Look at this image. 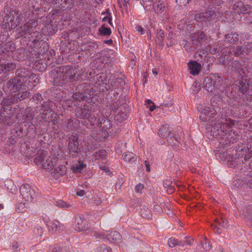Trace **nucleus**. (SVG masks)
Listing matches in <instances>:
<instances>
[{"mask_svg":"<svg viewBox=\"0 0 252 252\" xmlns=\"http://www.w3.org/2000/svg\"><path fill=\"white\" fill-rule=\"evenodd\" d=\"M190 73L193 75L198 74L201 68V64L196 61H190L188 63Z\"/></svg>","mask_w":252,"mask_h":252,"instance_id":"obj_20","label":"nucleus"},{"mask_svg":"<svg viewBox=\"0 0 252 252\" xmlns=\"http://www.w3.org/2000/svg\"><path fill=\"white\" fill-rule=\"evenodd\" d=\"M241 67V63L238 61H234L231 63V70L238 69Z\"/></svg>","mask_w":252,"mask_h":252,"instance_id":"obj_51","label":"nucleus"},{"mask_svg":"<svg viewBox=\"0 0 252 252\" xmlns=\"http://www.w3.org/2000/svg\"><path fill=\"white\" fill-rule=\"evenodd\" d=\"M15 49V45L12 41H10L0 43V55L12 52Z\"/></svg>","mask_w":252,"mask_h":252,"instance_id":"obj_15","label":"nucleus"},{"mask_svg":"<svg viewBox=\"0 0 252 252\" xmlns=\"http://www.w3.org/2000/svg\"><path fill=\"white\" fill-rule=\"evenodd\" d=\"M108 239L113 240L114 242H117L121 240L120 235L118 232L113 231L110 233Z\"/></svg>","mask_w":252,"mask_h":252,"instance_id":"obj_42","label":"nucleus"},{"mask_svg":"<svg viewBox=\"0 0 252 252\" xmlns=\"http://www.w3.org/2000/svg\"><path fill=\"white\" fill-rule=\"evenodd\" d=\"M232 52L235 56L240 57L244 54V49L242 46H237L233 48Z\"/></svg>","mask_w":252,"mask_h":252,"instance_id":"obj_40","label":"nucleus"},{"mask_svg":"<svg viewBox=\"0 0 252 252\" xmlns=\"http://www.w3.org/2000/svg\"><path fill=\"white\" fill-rule=\"evenodd\" d=\"M14 145L13 143L9 142V144H8V146L6 147V150L9 154H11L14 152Z\"/></svg>","mask_w":252,"mask_h":252,"instance_id":"obj_58","label":"nucleus"},{"mask_svg":"<svg viewBox=\"0 0 252 252\" xmlns=\"http://www.w3.org/2000/svg\"><path fill=\"white\" fill-rule=\"evenodd\" d=\"M91 89V86L89 84L85 83L78 85L76 90L77 91L81 92L85 94L90 92Z\"/></svg>","mask_w":252,"mask_h":252,"instance_id":"obj_29","label":"nucleus"},{"mask_svg":"<svg viewBox=\"0 0 252 252\" xmlns=\"http://www.w3.org/2000/svg\"><path fill=\"white\" fill-rule=\"evenodd\" d=\"M211 227L213 228V229H216V233H217V234H221V231L220 230V229L217 226H215L213 224H211Z\"/></svg>","mask_w":252,"mask_h":252,"instance_id":"obj_64","label":"nucleus"},{"mask_svg":"<svg viewBox=\"0 0 252 252\" xmlns=\"http://www.w3.org/2000/svg\"><path fill=\"white\" fill-rule=\"evenodd\" d=\"M49 29L50 30V32L52 34L55 33L57 31V26L53 25H50V27L49 28Z\"/></svg>","mask_w":252,"mask_h":252,"instance_id":"obj_62","label":"nucleus"},{"mask_svg":"<svg viewBox=\"0 0 252 252\" xmlns=\"http://www.w3.org/2000/svg\"><path fill=\"white\" fill-rule=\"evenodd\" d=\"M13 117V116L11 113L10 112L8 114L7 112L4 111L0 113V121L2 122H7V124L9 125L12 123V122H9V121L12 120V117Z\"/></svg>","mask_w":252,"mask_h":252,"instance_id":"obj_28","label":"nucleus"},{"mask_svg":"<svg viewBox=\"0 0 252 252\" xmlns=\"http://www.w3.org/2000/svg\"><path fill=\"white\" fill-rule=\"evenodd\" d=\"M206 242L203 244V248L205 251H209L211 249V245L209 244L208 242H207V239L205 237Z\"/></svg>","mask_w":252,"mask_h":252,"instance_id":"obj_60","label":"nucleus"},{"mask_svg":"<svg viewBox=\"0 0 252 252\" xmlns=\"http://www.w3.org/2000/svg\"><path fill=\"white\" fill-rule=\"evenodd\" d=\"M251 6L249 5H244V3L242 1L237 2L233 6V9L237 13L240 14H247L251 13Z\"/></svg>","mask_w":252,"mask_h":252,"instance_id":"obj_13","label":"nucleus"},{"mask_svg":"<svg viewBox=\"0 0 252 252\" xmlns=\"http://www.w3.org/2000/svg\"><path fill=\"white\" fill-rule=\"evenodd\" d=\"M20 189L23 198L27 201H31L35 196L34 191L28 184L22 185Z\"/></svg>","mask_w":252,"mask_h":252,"instance_id":"obj_12","label":"nucleus"},{"mask_svg":"<svg viewBox=\"0 0 252 252\" xmlns=\"http://www.w3.org/2000/svg\"><path fill=\"white\" fill-rule=\"evenodd\" d=\"M106 155V152L104 150H100L96 151L94 154V156L96 159H99L100 158H104Z\"/></svg>","mask_w":252,"mask_h":252,"instance_id":"obj_46","label":"nucleus"},{"mask_svg":"<svg viewBox=\"0 0 252 252\" xmlns=\"http://www.w3.org/2000/svg\"><path fill=\"white\" fill-rule=\"evenodd\" d=\"M30 94V93L29 91H22L21 92L4 98L2 101V103L3 105L6 106L14 104L28 97Z\"/></svg>","mask_w":252,"mask_h":252,"instance_id":"obj_6","label":"nucleus"},{"mask_svg":"<svg viewBox=\"0 0 252 252\" xmlns=\"http://www.w3.org/2000/svg\"><path fill=\"white\" fill-rule=\"evenodd\" d=\"M144 189V185L143 184H139L135 187V190L137 192H141L142 190Z\"/></svg>","mask_w":252,"mask_h":252,"instance_id":"obj_61","label":"nucleus"},{"mask_svg":"<svg viewBox=\"0 0 252 252\" xmlns=\"http://www.w3.org/2000/svg\"><path fill=\"white\" fill-rule=\"evenodd\" d=\"M54 4L58 8L65 10L67 8H72L74 2L73 0H55Z\"/></svg>","mask_w":252,"mask_h":252,"instance_id":"obj_18","label":"nucleus"},{"mask_svg":"<svg viewBox=\"0 0 252 252\" xmlns=\"http://www.w3.org/2000/svg\"><path fill=\"white\" fill-rule=\"evenodd\" d=\"M55 108L54 102L51 100H48L43 102L41 106L42 116L47 115L54 111Z\"/></svg>","mask_w":252,"mask_h":252,"instance_id":"obj_14","label":"nucleus"},{"mask_svg":"<svg viewBox=\"0 0 252 252\" xmlns=\"http://www.w3.org/2000/svg\"><path fill=\"white\" fill-rule=\"evenodd\" d=\"M247 150L248 149H246L244 146L239 145L235 150V155L233 157L229 153L231 150L227 149L226 151V147L224 146L221 150V153H220V158L221 160L226 161L228 165L234 166L236 164L235 159L243 158L247 153Z\"/></svg>","mask_w":252,"mask_h":252,"instance_id":"obj_3","label":"nucleus"},{"mask_svg":"<svg viewBox=\"0 0 252 252\" xmlns=\"http://www.w3.org/2000/svg\"><path fill=\"white\" fill-rule=\"evenodd\" d=\"M22 15L19 13L18 10H11L9 12V15L5 16L4 18L5 25L6 27L9 28H15L20 23L19 20Z\"/></svg>","mask_w":252,"mask_h":252,"instance_id":"obj_7","label":"nucleus"},{"mask_svg":"<svg viewBox=\"0 0 252 252\" xmlns=\"http://www.w3.org/2000/svg\"><path fill=\"white\" fill-rule=\"evenodd\" d=\"M66 167L64 165H60L55 167L52 172L54 178L57 179L60 176H63L66 173Z\"/></svg>","mask_w":252,"mask_h":252,"instance_id":"obj_21","label":"nucleus"},{"mask_svg":"<svg viewBox=\"0 0 252 252\" xmlns=\"http://www.w3.org/2000/svg\"><path fill=\"white\" fill-rule=\"evenodd\" d=\"M24 85L20 79L14 77L7 81L4 88L7 89L11 92L16 93L19 92Z\"/></svg>","mask_w":252,"mask_h":252,"instance_id":"obj_8","label":"nucleus"},{"mask_svg":"<svg viewBox=\"0 0 252 252\" xmlns=\"http://www.w3.org/2000/svg\"><path fill=\"white\" fill-rule=\"evenodd\" d=\"M111 84L114 87H122L125 85V82L123 78H118L116 80L112 81L111 83Z\"/></svg>","mask_w":252,"mask_h":252,"instance_id":"obj_43","label":"nucleus"},{"mask_svg":"<svg viewBox=\"0 0 252 252\" xmlns=\"http://www.w3.org/2000/svg\"><path fill=\"white\" fill-rule=\"evenodd\" d=\"M50 228L54 231H59L63 229V225L57 220H54L50 223Z\"/></svg>","mask_w":252,"mask_h":252,"instance_id":"obj_35","label":"nucleus"},{"mask_svg":"<svg viewBox=\"0 0 252 252\" xmlns=\"http://www.w3.org/2000/svg\"><path fill=\"white\" fill-rule=\"evenodd\" d=\"M140 213L141 217L146 219H149L152 217L151 211L146 206H143L141 208Z\"/></svg>","mask_w":252,"mask_h":252,"instance_id":"obj_34","label":"nucleus"},{"mask_svg":"<svg viewBox=\"0 0 252 252\" xmlns=\"http://www.w3.org/2000/svg\"><path fill=\"white\" fill-rule=\"evenodd\" d=\"M73 98L79 101L84 100L86 98V95L83 93L77 91L73 94Z\"/></svg>","mask_w":252,"mask_h":252,"instance_id":"obj_47","label":"nucleus"},{"mask_svg":"<svg viewBox=\"0 0 252 252\" xmlns=\"http://www.w3.org/2000/svg\"><path fill=\"white\" fill-rule=\"evenodd\" d=\"M86 167V165L83 162L79 161L77 163L74 164L71 167V170L74 173H80L84 167Z\"/></svg>","mask_w":252,"mask_h":252,"instance_id":"obj_32","label":"nucleus"},{"mask_svg":"<svg viewBox=\"0 0 252 252\" xmlns=\"http://www.w3.org/2000/svg\"><path fill=\"white\" fill-rule=\"evenodd\" d=\"M112 125L109 120L102 118V121L100 123V127L101 128L102 130L105 132L107 130L111 128Z\"/></svg>","mask_w":252,"mask_h":252,"instance_id":"obj_30","label":"nucleus"},{"mask_svg":"<svg viewBox=\"0 0 252 252\" xmlns=\"http://www.w3.org/2000/svg\"><path fill=\"white\" fill-rule=\"evenodd\" d=\"M73 103V99H66L63 101V105L64 107H71Z\"/></svg>","mask_w":252,"mask_h":252,"instance_id":"obj_55","label":"nucleus"},{"mask_svg":"<svg viewBox=\"0 0 252 252\" xmlns=\"http://www.w3.org/2000/svg\"><path fill=\"white\" fill-rule=\"evenodd\" d=\"M194 20L198 22H207L203 12L198 13L194 16Z\"/></svg>","mask_w":252,"mask_h":252,"instance_id":"obj_48","label":"nucleus"},{"mask_svg":"<svg viewBox=\"0 0 252 252\" xmlns=\"http://www.w3.org/2000/svg\"><path fill=\"white\" fill-rule=\"evenodd\" d=\"M216 81H214L210 77H206L203 82V88L208 92L212 93L215 90L216 86H218Z\"/></svg>","mask_w":252,"mask_h":252,"instance_id":"obj_16","label":"nucleus"},{"mask_svg":"<svg viewBox=\"0 0 252 252\" xmlns=\"http://www.w3.org/2000/svg\"><path fill=\"white\" fill-rule=\"evenodd\" d=\"M92 110L91 107L88 105L78 106L75 110L76 116L81 119H86L91 117L92 115Z\"/></svg>","mask_w":252,"mask_h":252,"instance_id":"obj_10","label":"nucleus"},{"mask_svg":"<svg viewBox=\"0 0 252 252\" xmlns=\"http://www.w3.org/2000/svg\"><path fill=\"white\" fill-rule=\"evenodd\" d=\"M155 10L158 13H161L166 9L165 5L160 2V1H155L154 3Z\"/></svg>","mask_w":252,"mask_h":252,"instance_id":"obj_36","label":"nucleus"},{"mask_svg":"<svg viewBox=\"0 0 252 252\" xmlns=\"http://www.w3.org/2000/svg\"><path fill=\"white\" fill-rule=\"evenodd\" d=\"M215 222L217 223L218 225L221 226L222 227L226 228L227 227L228 220L223 218H220V220L216 219Z\"/></svg>","mask_w":252,"mask_h":252,"instance_id":"obj_44","label":"nucleus"},{"mask_svg":"<svg viewBox=\"0 0 252 252\" xmlns=\"http://www.w3.org/2000/svg\"><path fill=\"white\" fill-rule=\"evenodd\" d=\"M15 77L20 79L23 84L27 81V79L31 78L30 70L25 68L17 69L15 72Z\"/></svg>","mask_w":252,"mask_h":252,"instance_id":"obj_17","label":"nucleus"},{"mask_svg":"<svg viewBox=\"0 0 252 252\" xmlns=\"http://www.w3.org/2000/svg\"><path fill=\"white\" fill-rule=\"evenodd\" d=\"M27 209V206H26L25 203H19L16 207V211L20 213H24L26 211Z\"/></svg>","mask_w":252,"mask_h":252,"instance_id":"obj_49","label":"nucleus"},{"mask_svg":"<svg viewBox=\"0 0 252 252\" xmlns=\"http://www.w3.org/2000/svg\"><path fill=\"white\" fill-rule=\"evenodd\" d=\"M16 64L13 63L5 62L0 64V73L1 72L5 73L12 71L16 68Z\"/></svg>","mask_w":252,"mask_h":252,"instance_id":"obj_22","label":"nucleus"},{"mask_svg":"<svg viewBox=\"0 0 252 252\" xmlns=\"http://www.w3.org/2000/svg\"><path fill=\"white\" fill-rule=\"evenodd\" d=\"M156 36L158 40L161 43H163L165 37V34L164 32L161 29H157L156 31Z\"/></svg>","mask_w":252,"mask_h":252,"instance_id":"obj_45","label":"nucleus"},{"mask_svg":"<svg viewBox=\"0 0 252 252\" xmlns=\"http://www.w3.org/2000/svg\"><path fill=\"white\" fill-rule=\"evenodd\" d=\"M35 236L37 237L45 238L48 234L47 230H43V227L40 226H37L34 228L33 230Z\"/></svg>","mask_w":252,"mask_h":252,"instance_id":"obj_27","label":"nucleus"},{"mask_svg":"<svg viewBox=\"0 0 252 252\" xmlns=\"http://www.w3.org/2000/svg\"><path fill=\"white\" fill-rule=\"evenodd\" d=\"M168 246L170 247H174L177 245H180L178 243V241L174 238H170L168 241Z\"/></svg>","mask_w":252,"mask_h":252,"instance_id":"obj_52","label":"nucleus"},{"mask_svg":"<svg viewBox=\"0 0 252 252\" xmlns=\"http://www.w3.org/2000/svg\"><path fill=\"white\" fill-rule=\"evenodd\" d=\"M99 32L101 35L103 36L110 35L111 34V29L106 28L105 24L101 26V28L99 29Z\"/></svg>","mask_w":252,"mask_h":252,"instance_id":"obj_38","label":"nucleus"},{"mask_svg":"<svg viewBox=\"0 0 252 252\" xmlns=\"http://www.w3.org/2000/svg\"><path fill=\"white\" fill-rule=\"evenodd\" d=\"M206 39L205 35L203 32H198L193 33L191 36L192 44L196 45L200 44L201 43L204 42Z\"/></svg>","mask_w":252,"mask_h":252,"instance_id":"obj_19","label":"nucleus"},{"mask_svg":"<svg viewBox=\"0 0 252 252\" xmlns=\"http://www.w3.org/2000/svg\"><path fill=\"white\" fill-rule=\"evenodd\" d=\"M229 124L221 121H219L218 123L216 122L214 124L210 132L212 136L218 139L225 138V140L228 141L230 146L231 143L237 142L239 136L237 135V133H235V131L229 130Z\"/></svg>","mask_w":252,"mask_h":252,"instance_id":"obj_2","label":"nucleus"},{"mask_svg":"<svg viewBox=\"0 0 252 252\" xmlns=\"http://www.w3.org/2000/svg\"><path fill=\"white\" fill-rule=\"evenodd\" d=\"M26 145L25 142L20 143L19 150L22 154H25L26 153Z\"/></svg>","mask_w":252,"mask_h":252,"instance_id":"obj_57","label":"nucleus"},{"mask_svg":"<svg viewBox=\"0 0 252 252\" xmlns=\"http://www.w3.org/2000/svg\"><path fill=\"white\" fill-rule=\"evenodd\" d=\"M68 148L70 155L73 158H76L79 155V142L78 138L71 136L69 138Z\"/></svg>","mask_w":252,"mask_h":252,"instance_id":"obj_11","label":"nucleus"},{"mask_svg":"<svg viewBox=\"0 0 252 252\" xmlns=\"http://www.w3.org/2000/svg\"><path fill=\"white\" fill-rule=\"evenodd\" d=\"M119 109L120 111L115 116V119L116 121L121 122L126 119L128 110L122 106H120Z\"/></svg>","mask_w":252,"mask_h":252,"instance_id":"obj_24","label":"nucleus"},{"mask_svg":"<svg viewBox=\"0 0 252 252\" xmlns=\"http://www.w3.org/2000/svg\"><path fill=\"white\" fill-rule=\"evenodd\" d=\"M45 3L44 0H28L24 4V11L25 16L32 18L35 12L39 11Z\"/></svg>","mask_w":252,"mask_h":252,"instance_id":"obj_4","label":"nucleus"},{"mask_svg":"<svg viewBox=\"0 0 252 252\" xmlns=\"http://www.w3.org/2000/svg\"><path fill=\"white\" fill-rule=\"evenodd\" d=\"M55 82L58 85L62 86L67 83L77 82L82 75L77 73L76 69L70 66L56 67L51 71Z\"/></svg>","mask_w":252,"mask_h":252,"instance_id":"obj_1","label":"nucleus"},{"mask_svg":"<svg viewBox=\"0 0 252 252\" xmlns=\"http://www.w3.org/2000/svg\"><path fill=\"white\" fill-rule=\"evenodd\" d=\"M42 165V167L45 168V169L51 170L53 167V164L52 161V158H47L44 162H43L41 164Z\"/></svg>","mask_w":252,"mask_h":252,"instance_id":"obj_37","label":"nucleus"},{"mask_svg":"<svg viewBox=\"0 0 252 252\" xmlns=\"http://www.w3.org/2000/svg\"><path fill=\"white\" fill-rule=\"evenodd\" d=\"M171 132L169 126L166 125L161 126L158 130V135L161 137H167Z\"/></svg>","mask_w":252,"mask_h":252,"instance_id":"obj_26","label":"nucleus"},{"mask_svg":"<svg viewBox=\"0 0 252 252\" xmlns=\"http://www.w3.org/2000/svg\"><path fill=\"white\" fill-rule=\"evenodd\" d=\"M124 159L128 162H133L136 159V156L131 152L125 153L124 154Z\"/></svg>","mask_w":252,"mask_h":252,"instance_id":"obj_33","label":"nucleus"},{"mask_svg":"<svg viewBox=\"0 0 252 252\" xmlns=\"http://www.w3.org/2000/svg\"><path fill=\"white\" fill-rule=\"evenodd\" d=\"M218 45H211L209 46V51L211 54H215L218 52L220 49L218 48Z\"/></svg>","mask_w":252,"mask_h":252,"instance_id":"obj_54","label":"nucleus"},{"mask_svg":"<svg viewBox=\"0 0 252 252\" xmlns=\"http://www.w3.org/2000/svg\"><path fill=\"white\" fill-rule=\"evenodd\" d=\"M225 38L227 40L228 42L231 43H235L239 40L238 34L236 32L228 33L225 35Z\"/></svg>","mask_w":252,"mask_h":252,"instance_id":"obj_31","label":"nucleus"},{"mask_svg":"<svg viewBox=\"0 0 252 252\" xmlns=\"http://www.w3.org/2000/svg\"><path fill=\"white\" fill-rule=\"evenodd\" d=\"M216 114L215 109L206 107L201 110L199 118L201 122L207 123V125L213 126L217 122L216 119H214Z\"/></svg>","mask_w":252,"mask_h":252,"instance_id":"obj_5","label":"nucleus"},{"mask_svg":"<svg viewBox=\"0 0 252 252\" xmlns=\"http://www.w3.org/2000/svg\"><path fill=\"white\" fill-rule=\"evenodd\" d=\"M239 85H236V87H238L239 90L242 93V94H245L248 89V87L246 85L245 83L241 82L239 83Z\"/></svg>","mask_w":252,"mask_h":252,"instance_id":"obj_50","label":"nucleus"},{"mask_svg":"<svg viewBox=\"0 0 252 252\" xmlns=\"http://www.w3.org/2000/svg\"><path fill=\"white\" fill-rule=\"evenodd\" d=\"M204 16H205V19L207 22L210 21L211 20L215 18L216 14L215 12L212 10L208 9L205 12H203Z\"/></svg>","mask_w":252,"mask_h":252,"instance_id":"obj_39","label":"nucleus"},{"mask_svg":"<svg viewBox=\"0 0 252 252\" xmlns=\"http://www.w3.org/2000/svg\"><path fill=\"white\" fill-rule=\"evenodd\" d=\"M37 25V22L34 19L31 20L17 28V31L20 36H24L27 34H31V32H33Z\"/></svg>","mask_w":252,"mask_h":252,"instance_id":"obj_9","label":"nucleus"},{"mask_svg":"<svg viewBox=\"0 0 252 252\" xmlns=\"http://www.w3.org/2000/svg\"><path fill=\"white\" fill-rule=\"evenodd\" d=\"M42 118L44 121L52 122L55 125V122L57 121L59 118V115L53 111L49 115L42 116Z\"/></svg>","mask_w":252,"mask_h":252,"instance_id":"obj_25","label":"nucleus"},{"mask_svg":"<svg viewBox=\"0 0 252 252\" xmlns=\"http://www.w3.org/2000/svg\"><path fill=\"white\" fill-rule=\"evenodd\" d=\"M153 0H142L141 3L145 9L150 10L152 6H154Z\"/></svg>","mask_w":252,"mask_h":252,"instance_id":"obj_41","label":"nucleus"},{"mask_svg":"<svg viewBox=\"0 0 252 252\" xmlns=\"http://www.w3.org/2000/svg\"><path fill=\"white\" fill-rule=\"evenodd\" d=\"M47 152L40 150H38L36 157L34 158V162L37 165H41L46 157Z\"/></svg>","mask_w":252,"mask_h":252,"instance_id":"obj_23","label":"nucleus"},{"mask_svg":"<svg viewBox=\"0 0 252 252\" xmlns=\"http://www.w3.org/2000/svg\"><path fill=\"white\" fill-rule=\"evenodd\" d=\"M136 31L138 32H140L141 34H143L144 33V29L143 28H142L141 26L138 25L136 27Z\"/></svg>","mask_w":252,"mask_h":252,"instance_id":"obj_63","label":"nucleus"},{"mask_svg":"<svg viewBox=\"0 0 252 252\" xmlns=\"http://www.w3.org/2000/svg\"><path fill=\"white\" fill-rule=\"evenodd\" d=\"M245 216L252 220V207H250L245 212Z\"/></svg>","mask_w":252,"mask_h":252,"instance_id":"obj_59","label":"nucleus"},{"mask_svg":"<svg viewBox=\"0 0 252 252\" xmlns=\"http://www.w3.org/2000/svg\"><path fill=\"white\" fill-rule=\"evenodd\" d=\"M244 54H248L251 51L252 49V45L251 43H248L246 44L244 48Z\"/></svg>","mask_w":252,"mask_h":252,"instance_id":"obj_56","label":"nucleus"},{"mask_svg":"<svg viewBox=\"0 0 252 252\" xmlns=\"http://www.w3.org/2000/svg\"><path fill=\"white\" fill-rule=\"evenodd\" d=\"M58 203V205L62 208H69L71 206V204H68L66 202L63 201H59Z\"/></svg>","mask_w":252,"mask_h":252,"instance_id":"obj_53","label":"nucleus"}]
</instances>
